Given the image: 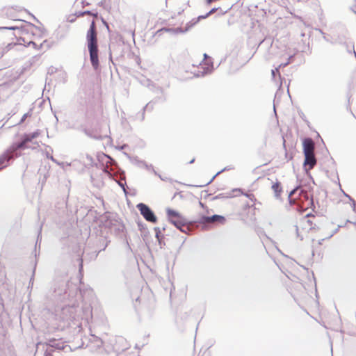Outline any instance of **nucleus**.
I'll return each mask as SVG.
<instances>
[{
  "mask_svg": "<svg viewBox=\"0 0 356 356\" xmlns=\"http://www.w3.org/2000/svg\"><path fill=\"white\" fill-rule=\"evenodd\" d=\"M22 34V41L28 46L32 45L36 50L45 52L51 47V42L47 38L45 32L38 26H31Z\"/></svg>",
  "mask_w": 356,
  "mask_h": 356,
  "instance_id": "f03ea898",
  "label": "nucleus"
},
{
  "mask_svg": "<svg viewBox=\"0 0 356 356\" xmlns=\"http://www.w3.org/2000/svg\"><path fill=\"white\" fill-rule=\"evenodd\" d=\"M233 193H234L236 196L237 195H245V197H247L250 200V202H252V206H254L255 205V202L257 201V199H256V197H255L254 194H252V193H244L241 188H235V189H234L233 190Z\"/></svg>",
  "mask_w": 356,
  "mask_h": 356,
  "instance_id": "9b49d317",
  "label": "nucleus"
},
{
  "mask_svg": "<svg viewBox=\"0 0 356 356\" xmlns=\"http://www.w3.org/2000/svg\"><path fill=\"white\" fill-rule=\"evenodd\" d=\"M26 144L23 140L20 143H13L5 154L6 159L8 161L13 157V154L19 149L26 148Z\"/></svg>",
  "mask_w": 356,
  "mask_h": 356,
  "instance_id": "6e6552de",
  "label": "nucleus"
},
{
  "mask_svg": "<svg viewBox=\"0 0 356 356\" xmlns=\"http://www.w3.org/2000/svg\"><path fill=\"white\" fill-rule=\"evenodd\" d=\"M216 10H217L216 8L211 9L205 16H202V17L205 18V17H208L209 15L215 13L216 11Z\"/></svg>",
  "mask_w": 356,
  "mask_h": 356,
  "instance_id": "dca6fc26",
  "label": "nucleus"
},
{
  "mask_svg": "<svg viewBox=\"0 0 356 356\" xmlns=\"http://www.w3.org/2000/svg\"><path fill=\"white\" fill-rule=\"evenodd\" d=\"M26 115H24L23 118H22V120H24V119L26 118Z\"/></svg>",
  "mask_w": 356,
  "mask_h": 356,
  "instance_id": "6ab92c4d",
  "label": "nucleus"
},
{
  "mask_svg": "<svg viewBox=\"0 0 356 356\" xmlns=\"http://www.w3.org/2000/svg\"><path fill=\"white\" fill-rule=\"evenodd\" d=\"M167 216L169 221L173 224L176 227L183 232L181 229L187 225V220L179 211L172 209H168L166 211Z\"/></svg>",
  "mask_w": 356,
  "mask_h": 356,
  "instance_id": "39448f33",
  "label": "nucleus"
},
{
  "mask_svg": "<svg viewBox=\"0 0 356 356\" xmlns=\"http://www.w3.org/2000/svg\"><path fill=\"white\" fill-rule=\"evenodd\" d=\"M302 145L304 154L314 153V143L312 138H305Z\"/></svg>",
  "mask_w": 356,
  "mask_h": 356,
  "instance_id": "1a4fd4ad",
  "label": "nucleus"
},
{
  "mask_svg": "<svg viewBox=\"0 0 356 356\" xmlns=\"http://www.w3.org/2000/svg\"><path fill=\"white\" fill-rule=\"evenodd\" d=\"M194 161H195V159H191V161H189V163H193V162H194Z\"/></svg>",
  "mask_w": 356,
  "mask_h": 356,
  "instance_id": "f3484780",
  "label": "nucleus"
},
{
  "mask_svg": "<svg viewBox=\"0 0 356 356\" xmlns=\"http://www.w3.org/2000/svg\"><path fill=\"white\" fill-rule=\"evenodd\" d=\"M70 308H63V310H67L69 312H70Z\"/></svg>",
  "mask_w": 356,
  "mask_h": 356,
  "instance_id": "a211bd4d",
  "label": "nucleus"
},
{
  "mask_svg": "<svg viewBox=\"0 0 356 356\" xmlns=\"http://www.w3.org/2000/svg\"><path fill=\"white\" fill-rule=\"evenodd\" d=\"M296 227V234L301 240L305 238H310L313 242L316 241L314 236L319 231L318 219L316 216L307 214L297 222ZM332 236V234L327 237L316 240V241L321 244L320 241H324L325 238H330Z\"/></svg>",
  "mask_w": 356,
  "mask_h": 356,
  "instance_id": "f257e3e1",
  "label": "nucleus"
},
{
  "mask_svg": "<svg viewBox=\"0 0 356 356\" xmlns=\"http://www.w3.org/2000/svg\"><path fill=\"white\" fill-rule=\"evenodd\" d=\"M289 201L291 206H296V209L299 211H305L313 204L312 195L300 187L290 192Z\"/></svg>",
  "mask_w": 356,
  "mask_h": 356,
  "instance_id": "20e7f679",
  "label": "nucleus"
},
{
  "mask_svg": "<svg viewBox=\"0 0 356 356\" xmlns=\"http://www.w3.org/2000/svg\"><path fill=\"white\" fill-rule=\"evenodd\" d=\"M253 206L245 205L243 207L241 211L239 212V218L242 221H247L251 220L254 216V209H252Z\"/></svg>",
  "mask_w": 356,
  "mask_h": 356,
  "instance_id": "0eeeda50",
  "label": "nucleus"
},
{
  "mask_svg": "<svg viewBox=\"0 0 356 356\" xmlns=\"http://www.w3.org/2000/svg\"><path fill=\"white\" fill-rule=\"evenodd\" d=\"M88 22L90 23V28L86 33V42L91 64L96 70L99 65L97 31L94 18L91 20H88Z\"/></svg>",
  "mask_w": 356,
  "mask_h": 356,
  "instance_id": "7ed1b4c3",
  "label": "nucleus"
},
{
  "mask_svg": "<svg viewBox=\"0 0 356 356\" xmlns=\"http://www.w3.org/2000/svg\"><path fill=\"white\" fill-rule=\"evenodd\" d=\"M220 218H222V217L220 216L214 215V216H213L211 217H207L205 218V221L207 222H213L217 221Z\"/></svg>",
  "mask_w": 356,
  "mask_h": 356,
  "instance_id": "4468645a",
  "label": "nucleus"
},
{
  "mask_svg": "<svg viewBox=\"0 0 356 356\" xmlns=\"http://www.w3.org/2000/svg\"><path fill=\"white\" fill-rule=\"evenodd\" d=\"M137 208L140 211V214L147 221L151 222H156V217L148 206L143 203H140L137 205Z\"/></svg>",
  "mask_w": 356,
  "mask_h": 356,
  "instance_id": "423d86ee",
  "label": "nucleus"
},
{
  "mask_svg": "<svg viewBox=\"0 0 356 356\" xmlns=\"http://www.w3.org/2000/svg\"><path fill=\"white\" fill-rule=\"evenodd\" d=\"M272 190L275 194V196L277 198H279L281 197V194L282 193V187L281 186V183L279 181H276L272 185Z\"/></svg>",
  "mask_w": 356,
  "mask_h": 356,
  "instance_id": "f8f14e48",
  "label": "nucleus"
},
{
  "mask_svg": "<svg viewBox=\"0 0 356 356\" xmlns=\"http://www.w3.org/2000/svg\"><path fill=\"white\" fill-rule=\"evenodd\" d=\"M316 163V160L314 153L305 154L304 165L307 167L309 170L312 169Z\"/></svg>",
  "mask_w": 356,
  "mask_h": 356,
  "instance_id": "9d476101",
  "label": "nucleus"
},
{
  "mask_svg": "<svg viewBox=\"0 0 356 356\" xmlns=\"http://www.w3.org/2000/svg\"><path fill=\"white\" fill-rule=\"evenodd\" d=\"M15 45V44H8L6 47H3L1 52V54H4L5 53L8 52Z\"/></svg>",
  "mask_w": 356,
  "mask_h": 356,
  "instance_id": "2eb2a0df",
  "label": "nucleus"
},
{
  "mask_svg": "<svg viewBox=\"0 0 356 356\" xmlns=\"http://www.w3.org/2000/svg\"><path fill=\"white\" fill-rule=\"evenodd\" d=\"M40 135L38 131H35L29 134H26L23 137V141L26 145L27 143L31 142L33 139L37 138Z\"/></svg>",
  "mask_w": 356,
  "mask_h": 356,
  "instance_id": "ddd939ff",
  "label": "nucleus"
}]
</instances>
